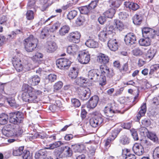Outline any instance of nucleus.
Here are the masks:
<instances>
[{"label":"nucleus","mask_w":159,"mask_h":159,"mask_svg":"<svg viewBox=\"0 0 159 159\" xmlns=\"http://www.w3.org/2000/svg\"><path fill=\"white\" fill-rule=\"evenodd\" d=\"M101 74L97 69H93L89 70L88 73L89 79L93 81H99V84L101 86L105 85L106 80H110L112 78L115 73L113 70L109 69L106 66H101L100 67Z\"/></svg>","instance_id":"nucleus-1"},{"label":"nucleus","mask_w":159,"mask_h":159,"mask_svg":"<svg viewBox=\"0 0 159 159\" xmlns=\"http://www.w3.org/2000/svg\"><path fill=\"white\" fill-rule=\"evenodd\" d=\"M22 90L24 92L22 95L23 101L29 103H37L39 101L38 95L42 93L40 91L34 89L27 84H23Z\"/></svg>","instance_id":"nucleus-2"},{"label":"nucleus","mask_w":159,"mask_h":159,"mask_svg":"<svg viewBox=\"0 0 159 159\" xmlns=\"http://www.w3.org/2000/svg\"><path fill=\"white\" fill-rule=\"evenodd\" d=\"M38 43V39L33 35H30L24 40L25 49L28 52H32L36 48Z\"/></svg>","instance_id":"nucleus-3"},{"label":"nucleus","mask_w":159,"mask_h":159,"mask_svg":"<svg viewBox=\"0 0 159 159\" xmlns=\"http://www.w3.org/2000/svg\"><path fill=\"white\" fill-rule=\"evenodd\" d=\"M142 32L144 37H147L150 39L155 38L156 36H159V26L154 29L144 27L142 29Z\"/></svg>","instance_id":"nucleus-4"},{"label":"nucleus","mask_w":159,"mask_h":159,"mask_svg":"<svg viewBox=\"0 0 159 159\" xmlns=\"http://www.w3.org/2000/svg\"><path fill=\"white\" fill-rule=\"evenodd\" d=\"M9 121L14 124L21 123L24 118L23 114L19 111L11 112L9 114Z\"/></svg>","instance_id":"nucleus-5"},{"label":"nucleus","mask_w":159,"mask_h":159,"mask_svg":"<svg viewBox=\"0 0 159 159\" xmlns=\"http://www.w3.org/2000/svg\"><path fill=\"white\" fill-rule=\"evenodd\" d=\"M71 62L65 58H61L56 61V65L59 68L62 70H66L69 68Z\"/></svg>","instance_id":"nucleus-6"},{"label":"nucleus","mask_w":159,"mask_h":159,"mask_svg":"<svg viewBox=\"0 0 159 159\" xmlns=\"http://www.w3.org/2000/svg\"><path fill=\"white\" fill-rule=\"evenodd\" d=\"M79 61L82 64H87L90 60V56L86 51H80L78 57Z\"/></svg>","instance_id":"nucleus-7"},{"label":"nucleus","mask_w":159,"mask_h":159,"mask_svg":"<svg viewBox=\"0 0 159 159\" xmlns=\"http://www.w3.org/2000/svg\"><path fill=\"white\" fill-rule=\"evenodd\" d=\"M79 91L80 97L83 100H87L90 96L91 94L90 90L87 87H81L79 89Z\"/></svg>","instance_id":"nucleus-8"},{"label":"nucleus","mask_w":159,"mask_h":159,"mask_svg":"<svg viewBox=\"0 0 159 159\" xmlns=\"http://www.w3.org/2000/svg\"><path fill=\"white\" fill-rule=\"evenodd\" d=\"M104 112L106 116L110 117L113 116L115 113H120V111L116 109L114 105H111L110 107H106Z\"/></svg>","instance_id":"nucleus-9"},{"label":"nucleus","mask_w":159,"mask_h":159,"mask_svg":"<svg viewBox=\"0 0 159 159\" xmlns=\"http://www.w3.org/2000/svg\"><path fill=\"white\" fill-rule=\"evenodd\" d=\"M103 122V119L101 115H96L90 119V124L93 127H96L100 125Z\"/></svg>","instance_id":"nucleus-10"},{"label":"nucleus","mask_w":159,"mask_h":159,"mask_svg":"<svg viewBox=\"0 0 159 159\" xmlns=\"http://www.w3.org/2000/svg\"><path fill=\"white\" fill-rule=\"evenodd\" d=\"M80 37L81 34L79 32H73L69 34L67 36V39L70 42L78 43L80 41Z\"/></svg>","instance_id":"nucleus-11"},{"label":"nucleus","mask_w":159,"mask_h":159,"mask_svg":"<svg viewBox=\"0 0 159 159\" xmlns=\"http://www.w3.org/2000/svg\"><path fill=\"white\" fill-rule=\"evenodd\" d=\"M124 40L127 45H131L136 43V36L133 33H129L125 36Z\"/></svg>","instance_id":"nucleus-12"},{"label":"nucleus","mask_w":159,"mask_h":159,"mask_svg":"<svg viewBox=\"0 0 159 159\" xmlns=\"http://www.w3.org/2000/svg\"><path fill=\"white\" fill-rule=\"evenodd\" d=\"M99 98L98 96L94 95L92 97L87 104V107L90 109H93L97 106Z\"/></svg>","instance_id":"nucleus-13"},{"label":"nucleus","mask_w":159,"mask_h":159,"mask_svg":"<svg viewBox=\"0 0 159 159\" xmlns=\"http://www.w3.org/2000/svg\"><path fill=\"white\" fill-rule=\"evenodd\" d=\"M10 125H7V126L4 127L2 130V134L7 137H11L14 136V129L9 127Z\"/></svg>","instance_id":"nucleus-14"},{"label":"nucleus","mask_w":159,"mask_h":159,"mask_svg":"<svg viewBox=\"0 0 159 159\" xmlns=\"http://www.w3.org/2000/svg\"><path fill=\"white\" fill-rule=\"evenodd\" d=\"M133 150L135 154L138 156L142 155L144 152L143 147L141 145L137 143L134 145Z\"/></svg>","instance_id":"nucleus-15"},{"label":"nucleus","mask_w":159,"mask_h":159,"mask_svg":"<svg viewBox=\"0 0 159 159\" xmlns=\"http://www.w3.org/2000/svg\"><path fill=\"white\" fill-rule=\"evenodd\" d=\"M108 46L112 51H115L118 49L117 42L116 39H111L108 42Z\"/></svg>","instance_id":"nucleus-16"},{"label":"nucleus","mask_w":159,"mask_h":159,"mask_svg":"<svg viewBox=\"0 0 159 159\" xmlns=\"http://www.w3.org/2000/svg\"><path fill=\"white\" fill-rule=\"evenodd\" d=\"M71 147L65 146L61 147V150L63 153V156L64 157H70L72 154V152Z\"/></svg>","instance_id":"nucleus-17"},{"label":"nucleus","mask_w":159,"mask_h":159,"mask_svg":"<svg viewBox=\"0 0 159 159\" xmlns=\"http://www.w3.org/2000/svg\"><path fill=\"white\" fill-rule=\"evenodd\" d=\"M47 152L45 148L40 149L36 152L35 154L34 157L35 159H44L46 158Z\"/></svg>","instance_id":"nucleus-18"},{"label":"nucleus","mask_w":159,"mask_h":159,"mask_svg":"<svg viewBox=\"0 0 159 159\" xmlns=\"http://www.w3.org/2000/svg\"><path fill=\"white\" fill-rule=\"evenodd\" d=\"M46 48L47 52L51 53L53 52L56 50L57 46L55 43L49 42L47 43Z\"/></svg>","instance_id":"nucleus-19"},{"label":"nucleus","mask_w":159,"mask_h":159,"mask_svg":"<svg viewBox=\"0 0 159 159\" xmlns=\"http://www.w3.org/2000/svg\"><path fill=\"white\" fill-rule=\"evenodd\" d=\"M78 47L75 44H73L68 47L67 52L68 53L74 55L78 50Z\"/></svg>","instance_id":"nucleus-20"},{"label":"nucleus","mask_w":159,"mask_h":159,"mask_svg":"<svg viewBox=\"0 0 159 159\" xmlns=\"http://www.w3.org/2000/svg\"><path fill=\"white\" fill-rule=\"evenodd\" d=\"M71 148L75 152H81L84 149V146L82 144H71Z\"/></svg>","instance_id":"nucleus-21"},{"label":"nucleus","mask_w":159,"mask_h":159,"mask_svg":"<svg viewBox=\"0 0 159 159\" xmlns=\"http://www.w3.org/2000/svg\"><path fill=\"white\" fill-rule=\"evenodd\" d=\"M124 5L126 8H129L134 11L137 10L139 7L137 4L132 2H125L124 3Z\"/></svg>","instance_id":"nucleus-22"},{"label":"nucleus","mask_w":159,"mask_h":159,"mask_svg":"<svg viewBox=\"0 0 159 159\" xmlns=\"http://www.w3.org/2000/svg\"><path fill=\"white\" fill-rule=\"evenodd\" d=\"M111 35V34H107L106 31H104L103 30L100 32L98 35V37L100 40L105 42L107 40V38H110Z\"/></svg>","instance_id":"nucleus-23"},{"label":"nucleus","mask_w":159,"mask_h":159,"mask_svg":"<svg viewBox=\"0 0 159 159\" xmlns=\"http://www.w3.org/2000/svg\"><path fill=\"white\" fill-rule=\"evenodd\" d=\"M130 141V140L129 137L125 134L121 135L119 140L120 143L123 145L128 144Z\"/></svg>","instance_id":"nucleus-24"},{"label":"nucleus","mask_w":159,"mask_h":159,"mask_svg":"<svg viewBox=\"0 0 159 159\" xmlns=\"http://www.w3.org/2000/svg\"><path fill=\"white\" fill-rule=\"evenodd\" d=\"M85 45L88 47L95 48L98 46V43L93 39H89L85 43Z\"/></svg>","instance_id":"nucleus-25"},{"label":"nucleus","mask_w":159,"mask_h":159,"mask_svg":"<svg viewBox=\"0 0 159 159\" xmlns=\"http://www.w3.org/2000/svg\"><path fill=\"white\" fill-rule=\"evenodd\" d=\"M40 79L39 77L37 75H34L30 79L29 82L32 86L36 85L39 83Z\"/></svg>","instance_id":"nucleus-26"},{"label":"nucleus","mask_w":159,"mask_h":159,"mask_svg":"<svg viewBox=\"0 0 159 159\" xmlns=\"http://www.w3.org/2000/svg\"><path fill=\"white\" fill-rule=\"evenodd\" d=\"M144 39H141L139 41V44L142 46H148L150 45L151 39L149 38L144 37Z\"/></svg>","instance_id":"nucleus-27"},{"label":"nucleus","mask_w":159,"mask_h":159,"mask_svg":"<svg viewBox=\"0 0 159 159\" xmlns=\"http://www.w3.org/2000/svg\"><path fill=\"white\" fill-rule=\"evenodd\" d=\"M121 4L120 0H110L109 6L112 8H115V10L118 8Z\"/></svg>","instance_id":"nucleus-28"},{"label":"nucleus","mask_w":159,"mask_h":159,"mask_svg":"<svg viewBox=\"0 0 159 159\" xmlns=\"http://www.w3.org/2000/svg\"><path fill=\"white\" fill-rule=\"evenodd\" d=\"M36 0H29L27 5L28 9L36 11L38 7L36 5Z\"/></svg>","instance_id":"nucleus-29"},{"label":"nucleus","mask_w":159,"mask_h":159,"mask_svg":"<svg viewBox=\"0 0 159 159\" xmlns=\"http://www.w3.org/2000/svg\"><path fill=\"white\" fill-rule=\"evenodd\" d=\"M8 120V116L5 113H2L0 115V124L4 125L7 124Z\"/></svg>","instance_id":"nucleus-30"},{"label":"nucleus","mask_w":159,"mask_h":159,"mask_svg":"<svg viewBox=\"0 0 159 159\" xmlns=\"http://www.w3.org/2000/svg\"><path fill=\"white\" fill-rule=\"evenodd\" d=\"M70 30V28L68 25H63L59 30V34L61 36H64L69 32Z\"/></svg>","instance_id":"nucleus-31"},{"label":"nucleus","mask_w":159,"mask_h":159,"mask_svg":"<svg viewBox=\"0 0 159 159\" xmlns=\"http://www.w3.org/2000/svg\"><path fill=\"white\" fill-rule=\"evenodd\" d=\"M78 72L77 69L75 67L70 70L69 74V77L71 79H75L78 75Z\"/></svg>","instance_id":"nucleus-32"},{"label":"nucleus","mask_w":159,"mask_h":159,"mask_svg":"<svg viewBox=\"0 0 159 159\" xmlns=\"http://www.w3.org/2000/svg\"><path fill=\"white\" fill-rule=\"evenodd\" d=\"M99 60L101 63L103 64L107 63L109 61V58L106 55L100 53L99 56Z\"/></svg>","instance_id":"nucleus-33"},{"label":"nucleus","mask_w":159,"mask_h":159,"mask_svg":"<svg viewBox=\"0 0 159 159\" xmlns=\"http://www.w3.org/2000/svg\"><path fill=\"white\" fill-rule=\"evenodd\" d=\"M62 143L61 141H58L54 143H53L50 144L48 147H45V149H53L55 148L60 147Z\"/></svg>","instance_id":"nucleus-34"},{"label":"nucleus","mask_w":159,"mask_h":159,"mask_svg":"<svg viewBox=\"0 0 159 159\" xmlns=\"http://www.w3.org/2000/svg\"><path fill=\"white\" fill-rule=\"evenodd\" d=\"M57 75L54 74H50L48 75L45 80V82L46 84L48 83L52 82L54 81L57 79Z\"/></svg>","instance_id":"nucleus-35"},{"label":"nucleus","mask_w":159,"mask_h":159,"mask_svg":"<svg viewBox=\"0 0 159 159\" xmlns=\"http://www.w3.org/2000/svg\"><path fill=\"white\" fill-rule=\"evenodd\" d=\"M116 12L115 8H110L104 13V16L109 18H112Z\"/></svg>","instance_id":"nucleus-36"},{"label":"nucleus","mask_w":159,"mask_h":159,"mask_svg":"<svg viewBox=\"0 0 159 159\" xmlns=\"http://www.w3.org/2000/svg\"><path fill=\"white\" fill-rule=\"evenodd\" d=\"M133 20L135 25H139L142 23V18L140 16L135 15L133 17Z\"/></svg>","instance_id":"nucleus-37"},{"label":"nucleus","mask_w":159,"mask_h":159,"mask_svg":"<svg viewBox=\"0 0 159 159\" xmlns=\"http://www.w3.org/2000/svg\"><path fill=\"white\" fill-rule=\"evenodd\" d=\"M24 147L21 146L15 148L13 150V154L15 156H20L22 154V152L24 150Z\"/></svg>","instance_id":"nucleus-38"},{"label":"nucleus","mask_w":159,"mask_h":159,"mask_svg":"<svg viewBox=\"0 0 159 159\" xmlns=\"http://www.w3.org/2000/svg\"><path fill=\"white\" fill-rule=\"evenodd\" d=\"M7 101L11 106L15 107L16 108H17L19 107V105L16 104V101L14 98H7Z\"/></svg>","instance_id":"nucleus-39"},{"label":"nucleus","mask_w":159,"mask_h":159,"mask_svg":"<svg viewBox=\"0 0 159 159\" xmlns=\"http://www.w3.org/2000/svg\"><path fill=\"white\" fill-rule=\"evenodd\" d=\"M115 23L116 25L115 28L120 31H122L125 27L122 22L119 20H116Z\"/></svg>","instance_id":"nucleus-40"},{"label":"nucleus","mask_w":159,"mask_h":159,"mask_svg":"<svg viewBox=\"0 0 159 159\" xmlns=\"http://www.w3.org/2000/svg\"><path fill=\"white\" fill-rule=\"evenodd\" d=\"M80 13L83 14H87L90 11V9L87 6H84L78 8Z\"/></svg>","instance_id":"nucleus-41"},{"label":"nucleus","mask_w":159,"mask_h":159,"mask_svg":"<svg viewBox=\"0 0 159 159\" xmlns=\"http://www.w3.org/2000/svg\"><path fill=\"white\" fill-rule=\"evenodd\" d=\"M23 159H32V155L30 152L27 150H25L22 154Z\"/></svg>","instance_id":"nucleus-42"},{"label":"nucleus","mask_w":159,"mask_h":159,"mask_svg":"<svg viewBox=\"0 0 159 159\" xmlns=\"http://www.w3.org/2000/svg\"><path fill=\"white\" fill-rule=\"evenodd\" d=\"M77 15V11L74 10L70 11L67 15V18L71 20L73 19Z\"/></svg>","instance_id":"nucleus-43"},{"label":"nucleus","mask_w":159,"mask_h":159,"mask_svg":"<svg viewBox=\"0 0 159 159\" xmlns=\"http://www.w3.org/2000/svg\"><path fill=\"white\" fill-rule=\"evenodd\" d=\"M147 136L148 138L154 142H157L158 141V138L156 134L152 132L148 131V133L147 134Z\"/></svg>","instance_id":"nucleus-44"},{"label":"nucleus","mask_w":159,"mask_h":159,"mask_svg":"<svg viewBox=\"0 0 159 159\" xmlns=\"http://www.w3.org/2000/svg\"><path fill=\"white\" fill-rule=\"evenodd\" d=\"M159 69V64H155L151 66L150 67V71L149 74L152 75L154 72H156L157 70Z\"/></svg>","instance_id":"nucleus-45"},{"label":"nucleus","mask_w":159,"mask_h":159,"mask_svg":"<svg viewBox=\"0 0 159 159\" xmlns=\"http://www.w3.org/2000/svg\"><path fill=\"white\" fill-rule=\"evenodd\" d=\"M43 55L41 53L37 52L32 57V60L35 62L39 61L40 58H42Z\"/></svg>","instance_id":"nucleus-46"},{"label":"nucleus","mask_w":159,"mask_h":159,"mask_svg":"<svg viewBox=\"0 0 159 159\" xmlns=\"http://www.w3.org/2000/svg\"><path fill=\"white\" fill-rule=\"evenodd\" d=\"M36 11L34 10H28L26 14V18L28 20H31L34 19V13Z\"/></svg>","instance_id":"nucleus-47"},{"label":"nucleus","mask_w":159,"mask_h":159,"mask_svg":"<svg viewBox=\"0 0 159 159\" xmlns=\"http://www.w3.org/2000/svg\"><path fill=\"white\" fill-rule=\"evenodd\" d=\"M122 129H114L112 131L111 137V139L112 140H114L117 136L118 135L121 130Z\"/></svg>","instance_id":"nucleus-48"},{"label":"nucleus","mask_w":159,"mask_h":159,"mask_svg":"<svg viewBox=\"0 0 159 159\" xmlns=\"http://www.w3.org/2000/svg\"><path fill=\"white\" fill-rule=\"evenodd\" d=\"M155 54L154 50L153 49H150L147 51L146 54V57L151 59L153 57Z\"/></svg>","instance_id":"nucleus-49"},{"label":"nucleus","mask_w":159,"mask_h":159,"mask_svg":"<svg viewBox=\"0 0 159 159\" xmlns=\"http://www.w3.org/2000/svg\"><path fill=\"white\" fill-rule=\"evenodd\" d=\"M88 82L87 80L83 77L78 78L76 80V83L78 85H80L87 83Z\"/></svg>","instance_id":"nucleus-50"},{"label":"nucleus","mask_w":159,"mask_h":159,"mask_svg":"<svg viewBox=\"0 0 159 159\" xmlns=\"http://www.w3.org/2000/svg\"><path fill=\"white\" fill-rule=\"evenodd\" d=\"M49 35V31L47 28L43 29L41 31L40 34V38L42 39L45 38Z\"/></svg>","instance_id":"nucleus-51"},{"label":"nucleus","mask_w":159,"mask_h":159,"mask_svg":"<svg viewBox=\"0 0 159 159\" xmlns=\"http://www.w3.org/2000/svg\"><path fill=\"white\" fill-rule=\"evenodd\" d=\"M53 153L57 159H58L59 158H62L63 157V155H62V151L61 150V148L60 151L57 149H56L54 151Z\"/></svg>","instance_id":"nucleus-52"},{"label":"nucleus","mask_w":159,"mask_h":159,"mask_svg":"<svg viewBox=\"0 0 159 159\" xmlns=\"http://www.w3.org/2000/svg\"><path fill=\"white\" fill-rule=\"evenodd\" d=\"M20 30H17L15 31H12L10 34L8 35L7 36V39L10 40L14 38L16 34L20 33Z\"/></svg>","instance_id":"nucleus-53"},{"label":"nucleus","mask_w":159,"mask_h":159,"mask_svg":"<svg viewBox=\"0 0 159 159\" xmlns=\"http://www.w3.org/2000/svg\"><path fill=\"white\" fill-rule=\"evenodd\" d=\"M72 105L75 107H79L81 105L79 100L76 98H73L71 100Z\"/></svg>","instance_id":"nucleus-54"},{"label":"nucleus","mask_w":159,"mask_h":159,"mask_svg":"<svg viewBox=\"0 0 159 159\" xmlns=\"http://www.w3.org/2000/svg\"><path fill=\"white\" fill-rule=\"evenodd\" d=\"M85 20L84 17L82 16H80L77 19L76 22V24L79 25H82Z\"/></svg>","instance_id":"nucleus-55"},{"label":"nucleus","mask_w":159,"mask_h":159,"mask_svg":"<svg viewBox=\"0 0 159 159\" xmlns=\"http://www.w3.org/2000/svg\"><path fill=\"white\" fill-rule=\"evenodd\" d=\"M98 2V0H95L91 2L88 6V7L90 9V11L92 9H94L96 7Z\"/></svg>","instance_id":"nucleus-56"},{"label":"nucleus","mask_w":159,"mask_h":159,"mask_svg":"<svg viewBox=\"0 0 159 159\" xmlns=\"http://www.w3.org/2000/svg\"><path fill=\"white\" fill-rule=\"evenodd\" d=\"M153 156L154 159H159V147L155 148L153 151Z\"/></svg>","instance_id":"nucleus-57"},{"label":"nucleus","mask_w":159,"mask_h":159,"mask_svg":"<svg viewBox=\"0 0 159 159\" xmlns=\"http://www.w3.org/2000/svg\"><path fill=\"white\" fill-rule=\"evenodd\" d=\"M62 85L63 83L61 81H59L56 83L53 86L54 91L59 90L62 88Z\"/></svg>","instance_id":"nucleus-58"},{"label":"nucleus","mask_w":159,"mask_h":159,"mask_svg":"<svg viewBox=\"0 0 159 159\" xmlns=\"http://www.w3.org/2000/svg\"><path fill=\"white\" fill-rule=\"evenodd\" d=\"M15 62L14 64V67L16 69V70L18 72H20L22 71L23 69V66L22 65V63L20 64H18L16 65Z\"/></svg>","instance_id":"nucleus-59"},{"label":"nucleus","mask_w":159,"mask_h":159,"mask_svg":"<svg viewBox=\"0 0 159 159\" xmlns=\"http://www.w3.org/2000/svg\"><path fill=\"white\" fill-rule=\"evenodd\" d=\"M132 136L135 140H137L139 139L137 132L134 129H132L130 130Z\"/></svg>","instance_id":"nucleus-60"},{"label":"nucleus","mask_w":159,"mask_h":159,"mask_svg":"<svg viewBox=\"0 0 159 159\" xmlns=\"http://www.w3.org/2000/svg\"><path fill=\"white\" fill-rule=\"evenodd\" d=\"M141 123L143 125L146 127L149 126L151 124L150 120L147 119H145L142 120Z\"/></svg>","instance_id":"nucleus-61"},{"label":"nucleus","mask_w":159,"mask_h":159,"mask_svg":"<svg viewBox=\"0 0 159 159\" xmlns=\"http://www.w3.org/2000/svg\"><path fill=\"white\" fill-rule=\"evenodd\" d=\"M133 52L134 55L136 56L141 55L143 54L142 51L138 48L134 49Z\"/></svg>","instance_id":"nucleus-62"},{"label":"nucleus","mask_w":159,"mask_h":159,"mask_svg":"<svg viewBox=\"0 0 159 159\" xmlns=\"http://www.w3.org/2000/svg\"><path fill=\"white\" fill-rule=\"evenodd\" d=\"M119 18L122 20H125L128 16V15L125 12H121L119 14Z\"/></svg>","instance_id":"nucleus-63"},{"label":"nucleus","mask_w":159,"mask_h":159,"mask_svg":"<svg viewBox=\"0 0 159 159\" xmlns=\"http://www.w3.org/2000/svg\"><path fill=\"white\" fill-rule=\"evenodd\" d=\"M132 124L131 122L125 123L122 124V127L124 129H129L131 127Z\"/></svg>","instance_id":"nucleus-64"}]
</instances>
